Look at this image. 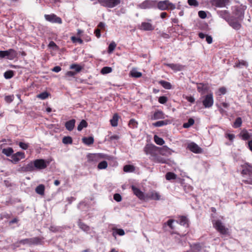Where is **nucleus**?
<instances>
[{"instance_id": "6", "label": "nucleus", "mask_w": 252, "mask_h": 252, "mask_svg": "<svg viewBox=\"0 0 252 252\" xmlns=\"http://www.w3.org/2000/svg\"><path fill=\"white\" fill-rule=\"evenodd\" d=\"M16 56V52L12 49L6 51H0V58H6L8 59H13Z\"/></svg>"}, {"instance_id": "31", "label": "nucleus", "mask_w": 252, "mask_h": 252, "mask_svg": "<svg viewBox=\"0 0 252 252\" xmlns=\"http://www.w3.org/2000/svg\"><path fill=\"white\" fill-rule=\"evenodd\" d=\"M119 116L117 114H115L112 119L110 120L111 125L112 126H118V121Z\"/></svg>"}, {"instance_id": "19", "label": "nucleus", "mask_w": 252, "mask_h": 252, "mask_svg": "<svg viewBox=\"0 0 252 252\" xmlns=\"http://www.w3.org/2000/svg\"><path fill=\"white\" fill-rule=\"evenodd\" d=\"M140 29L144 31H153L154 27L150 23L144 22L141 23Z\"/></svg>"}, {"instance_id": "47", "label": "nucleus", "mask_w": 252, "mask_h": 252, "mask_svg": "<svg viewBox=\"0 0 252 252\" xmlns=\"http://www.w3.org/2000/svg\"><path fill=\"white\" fill-rule=\"evenodd\" d=\"M108 164L106 161L103 160L101 161L97 165V168L99 169H104L107 167Z\"/></svg>"}, {"instance_id": "58", "label": "nucleus", "mask_w": 252, "mask_h": 252, "mask_svg": "<svg viewBox=\"0 0 252 252\" xmlns=\"http://www.w3.org/2000/svg\"><path fill=\"white\" fill-rule=\"evenodd\" d=\"M14 97V96L13 95H6L5 96L4 99L7 102L10 103L13 100Z\"/></svg>"}, {"instance_id": "64", "label": "nucleus", "mask_w": 252, "mask_h": 252, "mask_svg": "<svg viewBox=\"0 0 252 252\" xmlns=\"http://www.w3.org/2000/svg\"><path fill=\"white\" fill-rule=\"evenodd\" d=\"M219 95L224 94L226 92V90L224 87H221L219 90Z\"/></svg>"}, {"instance_id": "56", "label": "nucleus", "mask_w": 252, "mask_h": 252, "mask_svg": "<svg viewBox=\"0 0 252 252\" xmlns=\"http://www.w3.org/2000/svg\"><path fill=\"white\" fill-rule=\"evenodd\" d=\"M98 157L99 158V160L101 159H109L110 157L107 155L102 154V153H98L97 154Z\"/></svg>"}, {"instance_id": "20", "label": "nucleus", "mask_w": 252, "mask_h": 252, "mask_svg": "<svg viewBox=\"0 0 252 252\" xmlns=\"http://www.w3.org/2000/svg\"><path fill=\"white\" fill-rule=\"evenodd\" d=\"M197 89L199 93L203 94L207 92L208 88L207 85L200 83L197 84Z\"/></svg>"}, {"instance_id": "24", "label": "nucleus", "mask_w": 252, "mask_h": 252, "mask_svg": "<svg viewBox=\"0 0 252 252\" xmlns=\"http://www.w3.org/2000/svg\"><path fill=\"white\" fill-rule=\"evenodd\" d=\"M220 16L227 22L231 18L227 10H221L218 12Z\"/></svg>"}, {"instance_id": "54", "label": "nucleus", "mask_w": 252, "mask_h": 252, "mask_svg": "<svg viewBox=\"0 0 252 252\" xmlns=\"http://www.w3.org/2000/svg\"><path fill=\"white\" fill-rule=\"evenodd\" d=\"M131 75L135 78H139L142 76V73L140 72H138L136 70H133L130 72Z\"/></svg>"}, {"instance_id": "11", "label": "nucleus", "mask_w": 252, "mask_h": 252, "mask_svg": "<svg viewBox=\"0 0 252 252\" xmlns=\"http://www.w3.org/2000/svg\"><path fill=\"white\" fill-rule=\"evenodd\" d=\"M187 148L194 153L199 154L202 152V149L194 142L189 143Z\"/></svg>"}, {"instance_id": "13", "label": "nucleus", "mask_w": 252, "mask_h": 252, "mask_svg": "<svg viewBox=\"0 0 252 252\" xmlns=\"http://www.w3.org/2000/svg\"><path fill=\"white\" fill-rule=\"evenodd\" d=\"M11 158L12 159L10 160L12 162L16 163L21 159L24 158H25V155L24 152H18L16 153L13 154Z\"/></svg>"}, {"instance_id": "1", "label": "nucleus", "mask_w": 252, "mask_h": 252, "mask_svg": "<svg viewBox=\"0 0 252 252\" xmlns=\"http://www.w3.org/2000/svg\"><path fill=\"white\" fill-rule=\"evenodd\" d=\"M247 6L243 5L234 6L232 8V18L238 20L242 21L244 17L245 10Z\"/></svg>"}, {"instance_id": "14", "label": "nucleus", "mask_w": 252, "mask_h": 252, "mask_svg": "<svg viewBox=\"0 0 252 252\" xmlns=\"http://www.w3.org/2000/svg\"><path fill=\"white\" fill-rule=\"evenodd\" d=\"M241 21H238L232 17H231L228 21V23L230 26L233 29L238 30L241 28V25L240 22Z\"/></svg>"}, {"instance_id": "45", "label": "nucleus", "mask_w": 252, "mask_h": 252, "mask_svg": "<svg viewBox=\"0 0 252 252\" xmlns=\"http://www.w3.org/2000/svg\"><path fill=\"white\" fill-rule=\"evenodd\" d=\"M62 142L64 144H71L72 139L70 136H64L63 138Z\"/></svg>"}, {"instance_id": "53", "label": "nucleus", "mask_w": 252, "mask_h": 252, "mask_svg": "<svg viewBox=\"0 0 252 252\" xmlns=\"http://www.w3.org/2000/svg\"><path fill=\"white\" fill-rule=\"evenodd\" d=\"M116 47V44L114 42L110 43L108 46V52L109 53H112L115 49Z\"/></svg>"}, {"instance_id": "23", "label": "nucleus", "mask_w": 252, "mask_h": 252, "mask_svg": "<svg viewBox=\"0 0 252 252\" xmlns=\"http://www.w3.org/2000/svg\"><path fill=\"white\" fill-rule=\"evenodd\" d=\"M172 151L167 147L164 146L160 150L159 154L161 156H168L172 154Z\"/></svg>"}, {"instance_id": "52", "label": "nucleus", "mask_w": 252, "mask_h": 252, "mask_svg": "<svg viewBox=\"0 0 252 252\" xmlns=\"http://www.w3.org/2000/svg\"><path fill=\"white\" fill-rule=\"evenodd\" d=\"M138 123L137 122L133 119H131L128 123V125L131 128H135L137 127Z\"/></svg>"}, {"instance_id": "8", "label": "nucleus", "mask_w": 252, "mask_h": 252, "mask_svg": "<svg viewBox=\"0 0 252 252\" xmlns=\"http://www.w3.org/2000/svg\"><path fill=\"white\" fill-rule=\"evenodd\" d=\"M202 103L205 108L211 107L214 103V99L212 94H209L205 95L202 101Z\"/></svg>"}, {"instance_id": "28", "label": "nucleus", "mask_w": 252, "mask_h": 252, "mask_svg": "<svg viewBox=\"0 0 252 252\" xmlns=\"http://www.w3.org/2000/svg\"><path fill=\"white\" fill-rule=\"evenodd\" d=\"M170 123L169 120H166L164 121H159L153 124V126L155 127H160L163 126H165Z\"/></svg>"}, {"instance_id": "3", "label": "nucleus", "mask_w": 252, "mask_h": 252, "mask_svg": "<svg viewBox=\"0 0 252 252\" xmlns=\"http://www.w3.org/2000/svg\"><path fill=\"white\" fill-rule=\"evenodd\" d=\"M157 7L161 10H174L176 8L175 5L170 2L168 0L158 1L157 3Z\"/></svg>"}, {"instance_id": "4", "label": "nucleus", "mask_w": 252, "mask_h": 252, "mask_svg": "<svg viewBox=\"0 0 252 252\" xmlns=\"http://www.w3.org/2000/svg\"><path fill=\"white\" fill-rule=\"evenodd\" d=\"M213 226L220 234L225 235L228 232V228H226L222 222L220 220H214L212 221Z\"/></svg>"}, {"instance_id": "57", "label": "nucleus", "mask_w": 252, "mask_h": 252, "mask_svg": "<svg viewBox=\"0 0 252 252\" xmlns=\"http://www.w3.org/2000/svg\"><path fill=\"white\" fill-rule=\"evenodd\" d=\"M167 97L165 96H160L158 98V102L161 104H165L167 101Z\"/></svg>"}, {"instance_id": "43", "label": "nucleus", "mask_w": 252, "mask_h": 252, "mask_svg": "<svg viewBox=\"0 0 252 252\" xmlns=\"http://www.w3.org/2000/svg\"><path fill=\"white\" fill-rule=\"evenodd\" d=\"M135 168L132 165H126L124 167V171L126 172H131L134 171Z\"/></svg>"}, {"instance_id": "59", "label": "nucleus", "mask_w": 252, "mask_h": 252, "mask_svg": "<svg viewBox=\"0 0 252 252\" xmlns=\"http://www.w3.org/2000/svg\"><path fill=\"white\" fill-rule=\"evenodd\" d=\"M20 243L23 244H28L31 245V238H27L25 239L21 240L20 241Z\"/></svg>"}, {"instance_id": "26", "label": "nucleus", "mask_w": 252, "mask_h": 252, "mask_svg": "<svg viewBox=\"0 0 252 252\" xmlns=\"http://www.w3.org/2000/svg\"><path fill=\"white\" fill-rule=\"evenodd\" d=\"M243 66L247 67L248 66V63L244 60H238L237 62L235 63L234 65V67L242 68Z\"/></svg>"}, {"instance_id": "27", "label": "nucleus", "mask_w": 252, "mask_h": 252, "mask_svg": "<svg viewBox=\"0 0 252 252\" xmlns=\"http://www.w3.org/2000/svg\"><path fill=\"white\" fill-rule=\"evenodd\" d=\"M88 160L89 162H97L99 161V158L97 154H89L87 156Z\"/></svg>"}, {"instance_id": "41", "label": "nucleus", "mask_w": 252, "mask_h": 252, "mask_svg": "<svg viewBox=\"0 0 252 252\" xmlns=\"http://www.w3.org/2000/svg\"><path fill=\"white\" fill-rule=\"evenodd\" d=\"M242 123V119L240 117H238L235 120L233 124V126L235 128H238L241 126Z\"/></svg>"}, {"instance_id": "29", "label": "nucleus", "mask_w": 252, "mask_h": 252, "mask_svg": "<svg viewBox=\"0 0 252 252\" xmlns=\"http://www.w3.org/2000/svg\"><path fill=\"white\" fill-rule=\"evenodd\" d=\"M45 187L43 185L40 184L35 188L36 192L41 195L44 194Z\"/></svg>"}, {"instance_id": "17", "label": "nucleus", "mask_w": 252, "mask_h": 252, "mask_svg": "<svg viewBox=\"0 0 252 252\" xmlns=\"http://www.w3.org/2000/svg\"><path fill=\"white\" fill-rule=\"evenodd\" d=\"M240 137L243 140H247L252 137V134L248 131L247 130L243 129L239 134Z\"/></svg>"}, {"instance_id": "46", "label": "nucleus", "mask_w": 252, "mask_h": 252, "mask_svg": "<svg viewBox=\"0 0 252 252\" xmlns=\"http://www.w3.org/2000/svg\"><path fill=\"white\" fill-rule=\"evenodd\" d=\"M27 172H32L34 170L33 162H31L25 166Z\"/></svg>"}, {"instance_id": "49", "label": "nucleus", "mask_w": 252, "mask_h": 252, "mask_svg": "<svg viewBox=\"0 0 252 252\" xmlns=\"http://www.w3.org/2000/svg\"><path fill=\"white\" fill-rule=\"evenodd\" d=\"M112 71V69L111 67L105 66L101 69L100 72L102 74H105L111 72Z\"/></svg>"}, {"instance_id": "25", "label": "nucleus", "mask_w": 252, "mask_h": 252, "mask_svg": "<svg viewBox=\"0 0 252 252\" xmlns=\"http://www.w3.org/2000/svg\"><path fill=\"white\" fill-rule=\"evenodd\" d=\"M31 239L32 245H42L43 243V238L36 237L31 238Z\"/></svg>"}, {"instance_id": "7", "label": "nucleus", "mask_w": 252, "mask_h": 252, "mask_svg": "<svg viewBox=\"0 0 252 252\" xmlns=\"http://www.w3.org/2000/svg\"><path fill=\"white\" fill-rule=\"evenodd\" d=\"M242 174L248 175L249 178L245 182L249 184L252 185V166L250 165H246L242 170Z\"/></svg>"}, {"instance_id": "61", "label": "nucleus", "mask_w": 252, "mask_h": 252, "mask_svg": "<svg viewBox=\"0 0 252 252\" xmlns=\"http://www.w3.org/2000/svg\"><path fill=\"white\" fill-rule=\"evenodd\" d=\"M114 199L117 202H120L122 200V196L119 193H115L114 195Z\"/></svg>"}, {"instance_id": "5", "label": "nucleus", "mask_w": 252, "mask_h": 252, "mask_svg": "<svg viewBox=\"0 0 252 252\" xmlns=\"http://www.w3.org/2000/svg\"><path fill=\"white\" fill-rule=\"evenodd\" d=\"M34 169L42 170L46 168L49 162L43 159H35L33 161Z\"/></svg>"}, {"instance_id": "48", "label": "nucleus", "mask_w": 252, "mask_h": 252, "mask_svg": "<svg viewBox=\"0 0 252 252\" xmlns=\"http://www.w3.org/2000/svg\"><path fill=\"white\" fill-rule=\"evenodd\" d=\"M174 220L172 219L169 220L166 222H165L163 224V227L167 225L171 229L174 230L175 229V227L173 225V223L174 222Z\"/></svg>"}, {"instance_id": "42", "label": "nucleus", "mask_w": 252, "mask_h": 252, "mask_svg": "<svg viewBox=\"0 0 252 252\" xmlns=\"http://www.w3.org/2000/svg\"><path fill=\"white\" fill-rule=\"evenodd\" d=\"M88 126L87 123L85 120H82L79 125L77 126V130L78 131H81L82 129Z\"/></svg>"}, {"instance_id": "30", "label": "nucleus", "mask_w": 252, "mask_h": 252, "mask_svg": "<svg viewBox=\"0 0 252 252\" xmlns=\"http://www.w3.org/2000/svg\"><path fill=\"white\" fill-rule=\"evenodd\" d=\"M83 142L87 145H90L94 143V139L93 137H84L82 138Z\"/></svg>"}, {"instance_id": "60", "label": "nucleus", "mask_w": 252, "mask_h": 252, "mask_svg": "<svg viewBox=\"0 0 252 252\" xmlns=\"http://www.w3.org/2000/svg\"><path fill=\"white\" fill-rule=\"evenodd\" d=\"M19 146L20 148H21L23 150H27L29 147L28 144L25 143L24 142H19Z\"/></svg>"}, {"instance_id": "2", "label": "nucleus", "mask_w": 252, "mask_h": 252, "mask_svg": "<svg viewBox=\"0 0 252 252\" xmlns=\"http://www.w3.org/2000/svg\"><path fill=\"white\" fill-rule=\"evenodd\" d=\"M97 2L102 6L112 8L118 5L121 2V0H97V2H94V4Z\"/></svg>"}, {"instance_id": "32", "label": "nucleus", "mask_w": 252, "mask_h": 252, "mask_svg": "<svg viewBox=\"0 0 252 252\" xmlns=\"http://www.w3.org/2000/svg\"><path fill=\"white\" fill-rule=\"evenodd\" d=\"M113 230L114 231L112 235L115 237H116L117 234H118L120 236H123L125 234V231L123 229L113 228Z\"/></svg>"}, {"instance_id": "35", "label": "nucleus", "mask_w": 252, "mask_h": 252, "mask_svg": "<svg viewBox=\"0 0 252 252\" xmlns=\"http://www.w3.org/2000/svg\"><path fill=\"white\" fill-rule=\"evenodd\" d=\"M159 84L165 89H171L172 88V85L169 82L164 80L160 81Z\"/></svg>"}, {"instance_id": "40", "label": "nucleus", "mask_w": 252, "mask_h": 252, "mask_svg": "<svg viewBox=\"0 0 252 252\" xmlns=\"http://www.w3.org/2000/svg\"><path fill=\"white\" fill-rule=\"evenodd\" d=\"M154 138V141L157 144L161 146L164 143V141L163 139L160 137H159L158 136L155 135Z\"/></svg>"}, {"instance_id": "63", "label": "nucleus", "mask_w": 252, "mask_h": 252, "mask_svg": "<svg viewBox=\"0 0 252 252\" xmlns=\"http://www.w3.org/2000/svg\"><path fill=\"white\" fill-rule=\"evenodd\" d=\"M71 40L73 42L77 41L81 44L83 43V40L80 38H77L75 36H72Z\"/></svg>"}, {"instance_id": "15", "label": "nucleus", "mask_w": 252, "mask_h": 252, "mask_svg": "<svg viewBox=\"0 0 252 252\" xmlns=\"http://www.w3.org/2000/svg\"><path fill=\"white\" fill-rule=\"evenodd\" d=\"M131 189L134 195H135L140 200H145V196L144 193L138 188L135 186H131Z\"/></svg>"}, {"instance_id": "44", "label": "nucleus", "mask_w": 252, "mask_h": 252, "mask_svg": "<svg viewBox=\"0 0 252 252\" xmlns=\"http://www.w3.org/2000/svg\"><path fill=\"white\" fill-rule=\"evenodd\" d=\"M49 95V94L47 92H43L37 95V97L41 99L42 100H44L46 99L48 96Z\"/></svg>"}, {"instance_id": "34", "label": "nucleus", "mask_w": 252, "mask_h": 252, "mask_svg": "<svg viewBox=\"0 0 252 252\" xmlns=\"http://www.w3.org/2000/svg\"><path fill=\"white\" fill-rule=\"evenodd\" d=\"M150 198L153 200H159L160 199V195L158 192L154 191L151 192Z\"/></svg>"}, {"instance_id": "36", "label": "nucleus", "mask_w": 252, "mask_h": 252, "mask_svg": "<svg viewBox=\"0 0 252 252\" xmlns=\"http://www.w3.org/2000/svg\"><path fill=\"white\" fill-rule=\"evenodd\" d=\"M78 225L79 228L84 231L87 232L90 230L89 227L85 223L81 222L80 220H78Z\"/></svg>"}, {"instance_id": "50", "label": "nucleus", "mask_w": 252, "mask_h": 252, "mask_svg": "<svg viewBox=\"0 0 252 252\" xmlns=\"http://www.w3.org/2000/svg\"><path fill=\"white\" fill-rule=\"evenodd\" d=\"M70 68L71 69H75L77 72H79L81 70L82 68L79 64L74 63V64H72L70 66Z\"/></svg>"}, {"instance_id": "10", "label": "nucleus", "mask_w": 252, "mask_h": 252, "mask_svg": "<svg viewBox=\"0 0 252 252\" xmlns=\"http://www.w3.org/2000/svg\"><path fill=\"white\" fill-rule=\"evenodd\" d=\"M150 159L155 162L160 163H166L167 162V160L162 157L160 154L159 155L152 154Z\"/></svg>"}, {"instance_id": "22", "label": "nucleus", "mask_w": 252, "mask_h": 252, "mask_svg": "<svg viewBox=\"0 0 252 252\" xmlns=\"http://www.w3.org/2000/svg\"><path fill=\"white\" fill-rule=\"evenodd\" d=\"M229 1V0H214L213 4L217 7H222L225 6Z\"/></svg>"}, {"instance_id": "38", "label": "nucleus", "mask_w": 252, "mask_h": 252, "mask_svg": "<svg viewBox=\"0 0 252 252\" xmlns=\"http://www.w3.org/2000/svg\"><path fill=\"white\" fill-rule=\"evenodd\" d=\"M165 178L167 180L176 179L177 178V175L173 172H169L166 174Z\"/></svg>"}, {"instance_id": "16", "label": "nucleus", "mask_w": 252, "mask_h": 252, "mask_svg": "<svg viewBox=\"0 0 252 252\" xmlns=\"http://www.w3.org/2000/svg\"><path fill=\"white\" fill-rule=\"evenodd\" d=\"M166 116L160 110H157L151 116V120H156L158 119H164Z\"/></svg>"}, {"instance_id": "55", "label": "nucleus", "mask_w": 252, "mask_h": 252, "mask_svg": "<svg viewBox=\"0 0 252 252\" xmlns=\"http://www.w3.org/2000/svg\"><path fill=\"white\" fill-rule=\"evenodd\" d=\"M188 4L190 6L197 7L199 5V3L196 0H188Z\"/></svg>"}, {"instance_id": "33", "label": "nucleus", "mask_w": 252, "mask_h": 252, "mask_svg": "<svg viewBox=\"0 0 252 252\" xmlns=\"http://www.w3.org/2000/svg\"><path fill=\"white\" fill-rule=\"evenodd\" d=\"M13 152V149L11 147L4 148L2 151V153L7 157L12 156Z\"/></svg>"}, {"instance_id": "51", "label": "nucleus", "mask_w": 252, "mask_h": 252, "mask_svg": "<svg viewBox=\"0 0 252 252\" xmlns=\"http://www.w3.org/2000/svg\"><path fill=\"white\" fill-rule=\"evenodd\" d=\"M14 75V73L12 70L6 71L4 73V77L5 79H8L11 78Z\"/></svg>"}, {"instance_id": "18", "label": "nucleus", "mask_w": 252, "mask_h": 252, "mask_svg": "<svg viewBox=\"0 0 252 252\" xmlns=\"http://www.w3.org/2000/svg\"><path fill=\"white\" fill-rule=\"evenodd\" d=\"M166 65L175 71H181L183 68V66L178 63H164Z\"/></svg>"}, {"instance_id": "9", "label": "nucleus", "mask_w": 252, "mask_h": 252, "mask_svg": "<svg viewBox=\"0 0 252 252\" xmlns=\"http://www.w3.org/2000/svg\"><path fill=\"white\" fill-rule=\"evenodd\" d=\"M44 17L47 21L50 22L51 23H58L60 24L62 23V19L60 17H58L55 14H45L44 15Z\"/></svg>"}, {"instance_id": "12", "label": "nucleus", "mask_w": 252, "mask_h": 252, "mask_svg": "<svg viewBox=\"0 0 252 252\" xmlns=\"http://www.w3.org/2000/svg\"><path fill=\"white\" fill-rule=\"evenodd\" d=\"M156 3L154 1L146 0L139 4L138 7L141 9L151 8L155 6Z\"/></svg>"}, {"instance_id": "62", "label": "nucleus", "mask_w": 252, "mask_h": 252, "mask_svg": "<svg viewBox=\"0 0 252 252\" xmlns=\"http://www.w3.org/2000/svg\"><path fill=\"white\" fill-rule=\"evenodd\" d=\"M198 16L200 18L204 19L207 17V14L205 11L201 10L198 12Z\"/></svg>"}, {"instance_id": "21", "label": "nucleus", "mask_w": 252, "mask_h": 252, "mask_svg": "<svg viewBox=\"0 0 252 252\" xmlns=\"http://www.w3.org/2000/svg\"><path fill=\"white\" fill-rule=\"evenodd\" d=\"M75 124V120L72 119L68 121H67L65 124V127L67 130L68 131H72Z\"/></svg>"}, {"instance_id": "37", "label": "nucleus", "mask_w": 252, "mask_h": 252, "mask_svg": "<svg viewBox=\"0 0 252 252\" xmlns=\"http://www.w3.org/2000/svg\"><path fill=\"white\" fill-rule=\"evenodd\" d=\"M179 223L183 226H188V219L185 216H181L180 218Z\"/></svg>"}, {"instance_id": "39", "label": "nucleus", "mask_w": 252, "mask_h": 252, "mask_svg": "<svg viewBox=\"0 0 252 252\" xmlns=\"http://www.w3.org/2000/svg\"><path fill=\"white\" fill-rule=\"evenodd\" d=\"M194 123V120L193 118H189L188 120V122L187 123H185L183 124V127L185 128H188L192 126Z\"/></svg>"}]
</instances>
